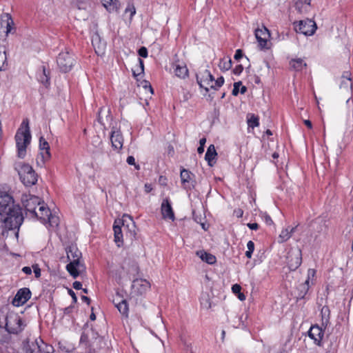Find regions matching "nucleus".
Segmentation results:
<instances>
[{
  "label": "nucleus",
  "instance_id": "6e6d98bb",
  "mask_svg": "<svg viewBox=\"0 0 353 353\" xmlns=\"http://www.w3.org/2000/svg\"><path fill=\"white\" fill-rule=\"evenodd\" d=\"M68 294L71 296V297L72 298V301H73V303H77V297L75 294V293L74 292V291L71 289H68Z\"/></svg>",
  "mask_w": 353,
  "mask_h": 353
},
{
  "label": "nucleus",
  "instance_id": "49530a36",
  "mask_svg": "<svg viewBox=\"0 0 353 353\" xmlns=\"http://www.w3.org/2000/svg\"><path fill=\"white\" fill-rule=\"evenodd\" d=\"M241 84H242L241 81L235 82L234 83V88L232 92V95H234V96L238 95V94L239 93V86L241 85Z\"/></svg>",
  "mask_w": 353,
  "mask_h": 353
},
{
  "label": "nucleus",
  "instance_id": "f3484780",
  "mask_svg": "<svg viewBox=\"0 0 353 353\" xmlns=\"http://www.w3.org/2000/svg\"><path fill=\"white\" fill-rule=\"evenodd\" d=\"M161 209L162 216L164 219H168L172 221L174 219V214L168 198H165L163 200Z\"/></svg>",
  "mask_w": 353,
  "mask_h": 353
},
{
  "label": "nucleus",
  "instance_id": "de8ad7c7",
  "mask_svg": "<svg viewBox=\"0 0 353 353\" xmlns=\"http://www.w3.org/2000/svg\"><path fill=\"white\" fill-rule=\"evenodd\" d=\"M126 161H127V163H128L129 165H134V167H135V168H136L137 170H139V169H140V166H139V165H137V164H136V163H135V159L134 158V157H132V156H129V157H128Z\"/></svg>",
  "mask_w": 353,
  "mask_h": 353
},
{
  "label": "nucleus",
  "instance_id": "7c9ffc66",
  "mask_svg": "<svg viewBox=\"0 0 353 353\" xmlns=\"http://www.w3.org/2000/svg\"><path fill=\"white\" fill-rule=\"evenodd\" d=\"M103 6L110 12H118L120 3L118 0H104Z\"/></svg>",
  "mask_w": 353,
  "mask_h": 353
},
{
  "label": "nucleus",
  "instance_id": "c756f323",
  "mask_svg": "<svg viewBox=\"0 0 353 353\" xmlns=\"http://www.w3.org/2000/svg\"><path fill=\"white\" fill-rule=\"evenodd\" d=\"M310 288L309 278H307L305 281L303 283H301L297 287L298 291V299H304L305 295L307 294Z\"/></svg>",
  "mask_w": 353,
  "mask_h": 353
},
{
  "label": "nucleus",
  "instance_id": "72a5a7b5",
  "mask_svg": "<svg viewBox=\"0 0 353 353\" xmlns=\"http://www.w3.org/2000/svg\"><path fill=\"white\" fill-rule=\"evenodd\" d=\"M290 66L296 71H301L307 66L302 59H292L290 62Z\"/></svg>",
  "mask_w": 353,
  "mask_h": 353
},
{
  "label": "nucleus",
  "instance_id": "f8f14e48",
  "mask_svg": "<svg viewBox=\"0 0 353 353\" xmlns=\"http://www.w3.org/2000/svg\"><path fill=\"white\" fill-rule=\"evenodd\" d=\"M31 291L28 288L19 289L14 296L12 303L13 305L19 307L24 305L31 298Z\"/></svg>",
  "mask_w": 353,
  "mask_h": 353
},
{
  "label": "nucleus",
  "instance_id": "09e8293b",
  "mask_svg": "<svg viewBox=\"0 0 353 353\" xmlns=\"http://www.w3.org/2000/svg\"><path fill=\"white\" fill-rule=\"evenodd\" d=\"M138 54L140 57L146 58L148 57V50L145 47H141L138 50Z\"/></svg>",
  "mask_w": 353,
  "mask_h": 353
},
{
  "label": "nucleus",
  "instance_id": "c9c22d12",
  "mask_svg": "<svg viewBox=\"0 0 353 353\" xmlns=\"http://www.w3.org/2000/svg\"><path fill=\"white\" fill-rule=\"evenodd\" d=\"M321 314L322 316L323 323H325V325H327L329 322L330 314V311L329 307L326 306V305L323 306L321 308Z\"/></svg>",
  "mask_w": 353,
  "mask_h": 353
},
{
  "label": "nucleus",
  "instance_id": "c85d7f7f",
  "mask_svg": "<svg viewBox=\"0 0 353 353\" xmlns=\"http://www.w3.org/2000/svg\"><path fill=\"white\" fill-rule=\"evenodd\" d=\"M115 307L118 309L119 312L125 318L128 317V312H129V307L128 304L127 303V301L125 299H122L121 301H119L118 303H115L114 301Z\"/></svg>",
  "mask_w": 353,
  "mask_h": 353
},
{
  "label": "nucleus",
  "instance_id": "6ab92c4d",
  "mask_svg": "<svg viewBox=\"0 0 353 353\" xmlns=\"http://www.w3.org/2000/svg\"><path fill=\"white\" fill-rule=\"evenodd\" d=\"M110 141L112 146L115 150H121L123 147V137L119 130H112L111 132Z\"/></svg>",
  "mask_w": 353,
  "mask_h": 353
},
{
  "label": "nucleus",
  "instance_id": "dca6fc26",
  "mask_svg": "<svg viewBox=\"0 0 353 353\" xmlns=\"http://www.w3.org/2000/svg\"><path fill=\"white\" fill-rule=\"evenodd\" d=\"M324 334L323 330L319 325H312L308 331V336L314 341L317 345H321Z\"/></svg>",
  "mask_w": 353,
  "mask_h": 353
},
{
  "label": "nucleus",
  "instance_id": "8fccbe9b",
  "mask_svg": "<svg viewBox=\"0 0 353 353\" xmlns=\"http://www.w3.org/2000/svg\"><path fill=\"white\" fill-rule=\"evenodd\" d=\"M32 268L35 277L39 278L41 276V269L39 268V265L37 264L33 265Z\"/></svg>",
  "mask_w": 353,
  "mask_h": 353
},
{
  "label": "nucleus",
  "instance_id": "e433bc0d",
  "mask_svg": "<svg viewBox=\"0 0 353 353\" xmlns=\"http://www.w3.org/2000/svg\"><path fill=\"white\" fill-rule=\"evenodd\" d=\"M248 125L249 128H254L259 125V117L254 114H250V117H248Z\"/></svg>",
  "mask_w": 353,
  "mask_h": 353
},
{
  "label": "nucleus",
  "instance_id": "13d9d810",
  "mask_svg": "<svg viewBox=\"0 0 353 353\" xmlns=\"http://www.w3.org/2000/svg\"><path fill=\"white\" fill-rule=\"evenodd\" d=\"M248 250L254 252V243L252 241H249L247 243Z\"/></svg>",
  "mask_w": 353,
  "mask_h": 353
},
{
  "label": "nucleus",
  "instance_id": "37998d69",
  "mask_svg": "<svg viewBox=\"0 0 353 353\" xmlns=\"http://www.w3.org/2000/svg\"><path fill=\"white\" fill-rule=\"evenodd\" d=\"M10 20H12L10 18ZM11 23H12V21H11V22L10 23L9 21L7 22L6 23V31H3V32L4 33L3 35L1 34V32H0V39H5L6 40V37L8 35V34L10 32L11 30ZM0 25L1 26V27H3V24H2V22L0 23Z\"/></svg>",
  "mask_w": 353,
  "mask_h": 353
},
{
  "label": "nucleus",
  "instance_id": "c03bdc74",
  "mask_svg": "<svg viewBox=\"0 0 353 353\" xmlns=\"http://www.w3.org/2000/svg\"><path fill=\"white\" fill-rule=\"evenodd\" d=\"M224 83V78L223 77H219L214 82V84L210 85V88L214 90H217L221 87Z\"/></svg>",
  "mask_w": 353,
  "mask_h": 353
},
{
  "label": "nucleus",
  "instance_id": "ea45409f",
  "mask_svg": "<svg viewBox=\"0 0 353 353\" xmlns=\"http://www.w3.org/2000/svg\"><path fill=\"white\" fill-rule=\"evenodd\" d=\"M341 79L347 80V82L345 83L347 88H352V83L351 79V72L350 71L343 72L341 76Z\"/></svg>",
  "mask_w": 353,
  "mask_h": 353
},
{
  "label": "nucleus",
  "instance_id": "20e7f679",
  "mask_svg": "<svg viewBox=\"0 0 353 353\" xmlns=\"http://www.w3.org/2000/svg\"><path fill=\"white\" fill-rule=\"evenodd\" d=\"M101 341L102 338L97 333H95L93 330H91V336L83 332L80 339V343H85L87 346L86 353H95L96 350L100 348Z\"/></svg>",
  "mask_w": 353,
  "mask_h": 353
},
{
  "label": "nucleus",
  "instance_id": "680f3d73",
  "mask_svg": "<svg viewBox=\"0 0 353 353\" xmlns=\"http://www.w3.org/2000/svg\"><path fill=\"white\" fill-rule=\"evenodd\" d=\"M23 272H24L26 274H31L32 273V269L31 268L28 266H25L22 268Z\"/></svg>",
  "mask_w": 353,
  "mask_h": 353
},
{
  "label": "nucleus",
  "instance_id": "bf43d9fd",
  "mask_svg": "<svg viewBox=\"0 0 353 353\" xmlns=\"http://www.w3.org/2000/svg\"><path fill=\"white\" fill-rule=\"evenodd\" d=\"M264 219H265V223L268 225H271L273 224V221L272 220L271 217L268 214H265L264 216Z\"/></svg>",
  "mask_w": 353,
  "mask_h": 353
},
{
  "label": "nucleus",
  "instance_id": "4be33fe9",
  "mask_svg": "<svg viewBox=\"0 0 353 353\" xmlns=\"http://www.w3.org/2000/svg\"><path fill=\"white\" fill-rule=\"evenodd\" d=\"M83 266L80 261H71L67 265L66 270L73 278H77L79 275L78 269Z\"/></svg>",
  "mask_w": 353,
  "mask_h": 353
},
{
  "label": "nucleus",
  "instance_id": "774afa93",
  "mask_svg": "<svg viewBox=\"0 0 353 353\" xmlns=\"http://www.w3.org/2000/svg\"><path fill=\"white\" fill-rule=\"evenodd\" d=\"M145 190L147 193L150 192L152 190V187L150 184H145Z\"/></svg>",
  "mask_w": 353,
  "mask_h": 353
},
{
  "label": "nucleus",
  "instance_id": "473e14b6",
  "mask_svg": "<svg viewBox=\"0 0 353 353\" xmlns=\"http://www.w3.org/2000/svg\"><path fill=\"white\" fill-rule=\"evenodd\" d=\"M174 73L176 76L179 78L185 79L188 76V69L185 65H181L179 64L175 65Z\"/></svg>",
  "mask_w": 353,
  "mask_h": 353
},
{
  "label": "nucleus",
  "instance_id": "b1692460",
  "mask_svg": "<svg viewBox=\"0 0 353 353\" xmlns=\"http://www.w3.org/2000/svg\"><path fill=\"white\" fill-rule=\"evenodd\" d=\"M39 148L45 152H41L42 157L43 159H48L50 157V145L48 142L43 137H41L39 139Z\"/></svg>",
  "mask_w": 353,
  "mask_h": 353
},
{
  "label": "nucleus",
  "instance_id": "2f4dec72",
  "mask_svg": "<svg viewBox=\"0 0 353 353\" xmlns=\"http://www.w3.org/2000/svg\"><path fill=\"white\" fill-rule=\"evenodd\" d=\"M310 5V0H298L295 3V8L299 13L307 11Z\"/></svg>",
  "mask_w": 353,
  "mask_h": 353
},
{
  "label": "nucleus",
  "instance_id": "f03ea898",
  "mask_svg": "<svg viewBox=\"0 0 353 353\" xmlns=\"http://www.w3.org/2000/svg\"><path fill=\"white\" fill-rule=\"evenodd\" d=\"M22 125H25V129L19 128L15 134V141L17 148V155L19 158L23 159L26 154V148L30 144L31 134L30 131L28 120L26 119L23 121Z\"/></svg>",
  "mask_w": 353,
  "mask_h": 353
},
{
  "label": "nucleus",
  "instance_id": "79ce46f5",
  "mask_svg": "<svg viewBox=\"0 0 353 353\" xmlns=\"http://www.w3.org/2000/svg\"><path fill=\"white\" fill-rule=\"evenodd\" d=\"M125 13L130 12V19H132L133 16L136 13V8L132 3H128V6H127L126 8L125 9Z\"/></svg>",
  "mask_w": 353,
  "mask_h": 353
},
{
  "label": "nucleus",
  "instance_id": "423d86ee",
  "mask_svg": "<svg viewBox=\"0 0 353 353\" xmlns=\"http://www.w3.org/2000/svg\"><path fill=\"white\" fill-rule=\"evenodd\" d=\"M294 28L296 32L306 36H312L317 28L316 23L312 19L301 20L293 23Z\"/></svg>",
  "mask_w": 353,
  "mask_h": 353
},
{
  "label": "nucleus",
  "instance_id": "3c124183",
  "mask_svg": "<svg viewBox=\"0 0 353 353\" xmlns=\"http://www.w3.org/2000/svg\"><path fill=\"white\" fill-rule=\"evenodd\" d=\"M243 67L242 65H236L234 70H233V73L236 75H239L241 74V72H243Z\"/></svg>",
  "mask_w": 353,
  "mask_h": 353
},
{
  "label": "nucleus",
  "instance_id": "39448f33",
  "mask_svg": "<svg viewBox=\"0 0 353 353\" xmlns=\"http://www.w3.org/2000/svg\"><path fill=\"white\" fill-rule=\"evenodd\" d=\"M6 321L5 328L10 334H18L24 330L26 325L18 314L8 316Z\"/></svg>",
  "mask_w": 353,
  "mask_h": 353
},
{
  "label": "nucleus",
  "instance_id": "f257e3e1",
  "mask_svg": "<svg viewBox=\"0 0 353 353\" xmlns=\"http://www.w3.org/2000/svg\"><path fill=\"white\" fill-rule=\"evenodd\" d=\"M23 221V216L22 210L19 205L12 206L9 208L6 212L1 213L0 214V231L2 236L5 235L6 232L9 230H17L15 235L17 237L19 234V228Z\"/></svg>",
  "mask_w": 353,
  "mask_h": 353
},
{
  "label": "nucleus",
  "instance_id": "f704fd0d",
  "mask_svg": "<svg viewBox=\"0 0 353 353\" xmlns=\"http://www.w3.org/2000/svg\"><path fill=\"white\" fill-rule=\"evenodd\" d=\"M113 230L114 233V241L117 243V245L120 247V243H123L121 227L119 225H114Z\"/></svg>",
  "mask_w": 353,
  "mask_h": 353
},
{
  "label": "nucleus",
  "instance_id": "9b49d317",
  "mask_svg": "<svg viewBox=\"0 0 353 353\" xmlns=\"http://www.w3.org/2000/svg\"><path fill=\"white\" fill-rule=\"evenodd\" d=\"M196 77L199 87L203 88L206 92H208L209 88L208 86H210V83L214 81V78L210 72L208 70H204L202 72H199Z\"/></svg>",
  "mask_w": 353,
  "mask_h": 353
},
{
  "label": "nucleus",
  "instance_id": "393cba45",
  "mask_svg": "<svg viewBox=\"0 0 353 353\" xmlns=\"http://www.w3.org/2000/svg\"><path fill=\"white\" fill-rule=\"evenodd\" d=\"M50 212L48 208L46 207L43 203L39 205V212L36 211V213H34L32 216H35L39 219H43L46 221L48 216L50 215Z\"/></svg>",
  "mask_w": 353,
  "mask_h": 353
},
{
  "label": "nucleus",
  "instance_id": "052dcab7",
  "mask_svg": "<svg viewBox=\"0 0 353 353\" xmlns=\"http://www.w3.org/2000/svg\"><path fill=\"white\" fill-rule=\"evenodd\" d=\"M72 286L75 290L82 289V284L79 281H74L72 284Z\"/></svg>",
  "mask_w": 353,
  "mask_h": 353
},
{
  "label": "nucleus",
  "instance_id": "e2e57ef3",
  "mask_svg": "<svg viewBox=\"0 0 353 353\" xmlns=\"http://www.w3.org/2000/svg\"><path fill=\"white\" fill-rule=\"evenodd\" d=\"M73 308H74V307L72 305H70L69 307L64 308V310H63L64 314H69L70 313H71L72 312Z\"/></svg>",
  "mask_w": 353,
  "mask_h": 353
},
{
  "label": "nucleus",
  "instance_id": "69168bd1",
  "mask_svg": "<svg viewBox=\"0 0 353 353\" xmlns=\"http://www.w3.org/2000/svg\"><path fill=\"white\" fill-rule=\"evenodd\" d=\"M132 227L133 228V230H129V232L130 233V235L133 237H135V235H136V232H135V230H134V228H135V225L134 224V223L132 222Z\"/></svg>",
  "mask_w": 353,
  "mask_h": 353
},
{
  "label": "nucleus",
  "instance_id": "4d7b16f0",
  "mask_svg": "<svg viewBox=\"0 0 353 353\" xmlns=\"http://www.w3.org/2000/svg\"><path fill=\"white\" fill-rule=\"evenodd\" d=\"M248 227L251 230H257L259 227V224L256 223H248Z\"/></svg>",
  "mask_w": 353,
  "mask_h": 353
},
{
  "label": "nucleus",
  "instance_id": "bb28decb",
  "mask_svg": "<svg viewBox=\"0 0 353 353\" xmlns=\"http://www.w3.org/2000/svg\"><path fill=\"white\" fill-rule=\"evenodd\" d=\"M5 43L6 39H0V71L4 70L3 68L7 61Z\"/></svg>",
  "mask_w": 353,
  "mask_h": 353
},
{
  "label": "nucleus",
  "instance_id": "5701e85b",
  "mask_svg": "<svg viewBox=\"0 0 353 353\" xmlns=\"http://www.w3.org/2000/svg\"><path fill=\"white\" fill-rule=\"evenodd\" d=\"M217 156L216 151L214 145H210L205 153V159L208 161V165L210 167L213 166L215 163L214 161Z\"/></svg>",
  "mask_w": 353,
  "mask_h": 353
},
{
  "label": "nucleus",
  "instance_id": "603ef678",
  "mask_svg": "<svg viewBox=\"0 0 353 353\" xmlns=\"http://www.w3.org/2000/svg\"><path fill=\"white\" fill-rule=\"evenodd\" d=\"M59 348L61 350L65 351V352H71L74 350L73 347H72V346L66 347L64 345L61 344V343H59Z\"/></svg>",
  "mask_w": 353,
  "mask_h": 353
},
{
  "label": "nucleus",
  "instance_id": "6e6552de",
  "mask_svg": "<svg viewBox=\"0 0 353 353\" xmlns=\"http://www.w3.org/2000/svg\"><path fill=\"white\" fill-rule=\"evenodd\" d=\"M287 263L290 270H296L302 263V252L299 248H290L286 257Z\"/></svg>",
  "mask_w": 353,
  "mask_h": 353
},
{
  "label": "nucleus",
  "instance_id": "7ed1b4c3",
  "mask_svg": "<svg viewBox=\"0 0 353 353\" xmlns=\"http://www.w3.org/2000/svg\"><path fill=\"white\" fill-rule=\"evenodd\" d=\"M15 170L26 186H31L37 183V175L30 165L20 162L16 164Z\"/></svg>",
  "mask_w": 353,
  "mask_h": 353
},
{
  "label": "nucleus",
  "instance_id": "338daca9",
  "mask_svg": "<svg viewBox=\"0 0 353 353\" xmlns=\"http://www.w3.org/2000/svg\"><path fill=\"white\" fill-rule=\"evenodd\" d=\"M81 299L83 301L85 302L88 305L90 303V299L86 296H81Z\"/></svg>",
  "mask_w": 353,
  "mask_h": 353
},
{
  "label": "nucleus",
  "instance_id": "4468645a",
  "mask_svg": "<svg viewBox=\"0 0 353 353\" xmlns=\"http://www.w3.org/2000/svg\"><path fill=\"white\" fill-rule=\"evenodd\" d=\"M121 268L125 272L126 274L129 276H134L139 272V266L137 263L130 259H125L124 260L121 265Z\"/></svg>",
  "mask_w": 353,
  "mask_h": 353
},
{
  "label": "nucleus",
  "instance_id": "2eb2a0df",
  "mask_svg": "<svg viewBox=\"0 0 353 353\" xmlns=\"http://www.w3.org/2000/svg\"><path fill=\"white\" fill-rule=\"evenodd\" d=\"M255 37L261 49L268 48L267 43L270 34L266 28L264 27L263 29H256L255 30Z\"/></svg>",
  "mask_w": 353,
  "mask_h": 353
},
{
  "label": "nucleus",
  "instance_id": "0e129e2a",
  "mask_svg": "<svg viewBox=\"0 0 353 353\" xmlns=\"http://www.w3.org/2000/svg\"><path fill=\"white\" fill-rule=\"evenodd\" d=\"M315 274V270L314 269H309L307 272V278L310 279V276L313 277Z\"/></svg>",
  "mask_w": 353,
  "mask_h": 353
},
{
  "label": "nucleus",
  "instance_id": "9d476101",
  "mask_svg": "<svg viewBox=\"0 0 353 353\" xmlns=\"http://www.w3.org/2000/svg\"><path fill=\"white\" fill-rule=\"evenodd\" d=\"M27 353H54V350L52 345L46 343L41 339H37L30 345Z\"/></svg>",
  "mask_w": 353,
  "mask_h": 353
},
{
  "label": "nucleus",
  "instance_id": "a211bd4d",
  "mask_svg": "<svg viewBox=\"0 0 353 353\" xmlns=\"http://www.w3.org/2000/svg\"><path fill=\"white\" fill-rule=\"evenodd\" d=\"M193 176V174L191 173L190 171H188L186 169H183L181 171V183L183 185V188L186 190H191L194 188V185L192 183V176Z\"/></svg>",
  "mask_w": 353,
  "mask_h": 353
},
{
  "label": "nucleus",
  "instance_id": "aec40b11",
  "mask_svg": "<svg viewBox=\"0 0 353 353\" xmlns=\"http://www.w3.org/2000/svg\"><path fill=\"white\" fill-rule=\"evenodd\" d=\"M67 259L71 261H80L81 252L75 245H70L65 248Z\"/></svg>",
  "mask_w": 353,
  "mask_h": 353
},
{
  "label": "nucleus",
  "instance_id": "a878e982",
  "mask_svg": "<svg viewBox=\"0 0 353 353\" xmlns=\"http://www.w3.org/2000/svg\"><path fill=\"white\" fill-rule=\"evenodd\" d=\"M196 255L199 256L202 261L210 265L215 263L216 261L215 256L203 250L197 251Z\"/></svg>",
  "mask_w": 353,
  "mask_h": 353
},
{
  "label": "nucleus",
  "instance_id": "a19ab883",
  "mask_svg": "<svg viewBox=\"0 0 353 353\" xmlns=\"http://www.w3.org/2000/svg\"><path fill=\"white\" fill-rule=\"evenodd\" d=\"M139 64L137 65V67L139 68V73H136V70H133V76L137 77L140 75L141 74H143L144 72V63L143 61L141 59H138Z\"/></svg>",
  "mask_w": 353,
  "mask_h": 353
},
{
  "label": "nucleus",
  "instance_id": "412c9836",
  "mask_svg": "<svg viewBox=\"0 0 353 353\" xmlns=\"http://www.w3.org/2000/svg\"><path fill=\"white\" fill-rule=\"evenodd\" d=\"M92 44L94 48L95 52L98 54H103L105 49V42H101L100 36L98 33H94L92 37Z\"/></svg>",
  "mask_w": 353,
  "mask_h": 353
},
{
  "label": "nucleus",
  "instance_id": "5fc2aeb1",
  "mask_svg": "<svg viewBox=\"0 0 353 353\" xmlns=\"http://www.w3.org/2000/svg\"><path fill=\"white\" fill-rule=\"evenodd\" d=\"M241 290V287L239 284H234L232 287L233 293L238 294Z\"/></svg>",
  "mask_w": 353,
  "mask_h": 353
},
{
  "label": "nucleus",
  "instance_id": "cd10ccee",
  "mask_svg": "<svg viewBox=\"0 0 353 353\" xmlns=\"http://www.w3.org/2000/svg\"><path fill=\"white\" fill-rule=\"evenodd\" d=\"M296 228V227L292 228H288L283 229L279 236L278 242L280 243H282L287 241L291 237L292 234L295 232Z\"/></svg>",
  "mask_w": 353,
  "mask_h": 353
},
{
  "label": "nucleus",
  "instance_id": "864d4df0",
  "mask_svg": "<svg viewBox=\"0 0 353 353\" xmlns=\"http://www.w3.org/2000/svg\"><path fill=\"white\" fill-rule=\"evenodd\" d=\"M243 51L241 49H238L235 52L234 58L235 60L239 61L240 59L243 57Z\"/></svg>",
  "mask_w": 353,
  "mask_h": 353
},
{
  "label": "nucleus",
  "instance_id": "ddd939ff",
  "mask_svg": "<svg viewBox=\"0 0 353 353\" xmlns=\"http://www.w3.org/2000/svg\"><path fill=\"white\" fill-rule=\"evenodd\" d=\"M150 288V283L145 279H134L132 281V288L137 294L142 295Z\"/></svg>",
  "mask_w": 353,
  "mask_h": 353
},
{
  "label": "nucleus",
  "instance_id": "4c0bfd02",
  "mask_svg": "<svg viewBox=\"0 0 353 353\" xmlns=\"http://www.w3.org/2000/svg\"><path fill=\"white\" fill-rule=\"evenodd\" d=\"M39 81L46 86L50 83L48 72H47L45 66H43V73L39 77Z\"/></svg>",
  "mask_w": 353,
  "mask_h": 353
},
{
  "label": "nucleus",
  "instance_id": "1a4fd4ad",
  "mask_svg": "<svg viewBox=\"0 0 353 353\" xmlns=\"http://www.w3.org/2000/svg\"><path fill=\"white\" fill-rule=\"evenodd\" d=\"M21 201L26 212H30L32 215L36 213L37 206L41 204V199L39 196L31 194L23 195Z\"/></svg>",
  "mask_w": 353,
  "mask_h": 353
},
{
  "label": "nucleus",
  "instance_id": "a18cd8bd",
  "mask_svg": "<svg viewBox=\"0 0 353 353\" xmlns=\"http://www.w3.org/2000/svg\"><path fill=\"white\" fill-rule=\"evenodd\" d=\"M49 221V223L51 226H57L59 224V218L54 216H52L51 214L47 218Z\"/></svg>",
  "mask_w": 353,
  "mask_h": 353
},
{
  "label": "nucleus",
  "instance_id": "58836bf2",
  "mask_svg": "<svg viewBox=\"0 0 353 353\" xmlns=\"http://www.w3.org/2000/svg\"><path fill=\"white\" fill-rule=\"evenodd\" d=\"M232 67V60L229 59L228 60L221 59L219 63V68L222 70H228Z\"/></svg>",
  "mask_w": 353,
  "mask_h": 353
},
{
  "label": "nucleus",
  "instance_id": "0eeeda50",
  "mask_svg": "<svg viewBox=\"0 0 353 353\" xmlns=\"http://www.w3.org/2000/svg\"><path fill=\"white\" fill-rule=\"evenodd\" d=\"M57 65L63 72L70 71L75 63L74 55L68 49L59 54L57 59Z\"/></svg>",
  "mask_w": 353,
  "mask_h": 353
}]
</instances>
